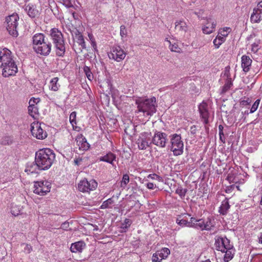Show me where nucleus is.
Here are the masks:
<instances>
[{
  "label": "nucleus",
  "mask_w": 262,
  "mask_h": 262,
  "mask_svg": "<svg viewBox=\"0 0 262 262\" xmlns=\"http://www.w3.org/2000/svg\"><path fill=\"white\" fill-rule=\"evenodd\" d=\"M35 162L41 170L49 169L55 160V154L50 148L40 149L35 153Z\"/></svg>",
  "instance_id": "nucleus-1"
},
{
  "label": "nucleus",
  "mask_w": 262,
  "mask_h": 262,
  "mask_svg": "<svg viewBox=\"0 0 262 262\" xmlns=\"http://www.w3.org/2000/svg\"><path fill=\"white\" fill-rule=\"evenodd\" d=\"M32 47L37 54L47 56L51 52L52 45L48 40L46 41L43 33H36L32 37Z\"/></svg>",
  "instance_id": "nucleus-2"
},
{
  "label": "nucleus",
  "mask_w": 262,
  "mask_h": 262,
  "mask_svg": "<svg viewBox=\"0 0 262 262\" xmlns=\"http://www.w3.org/2000/svg\"><path fill=\"white\" fill-rule=\"evenodd\" d=\"M156 99L153 97L149 99L139 98L136 100L138 112L143 113V116L150 117L156 111Z\"/></svg>",
  "instance_id": "nucleus-3"
},
{
  "label": "nucleus",
  "mask_w": 262,
  "mask_h": 262,
  "mask_svg": "<svg viewBox=\"0 0 262 262\" xmlns=\"http://www.w3.org/2000/svg\"><path fill=\"white\" fill-rule=\"evenodd\" d=\"M50 36L55 48L56 55L63 57L66 52V47L62 33L58 29L54 28L51 29Z\"/></svg>",
  "instance_id": "nucleus-4"
},
{
  "label": "nucleus",
  "mask_w": 262,
  "mask_h": 262,
  "mask_svg": "<svg viewBox=\"0 0 262 262\" xmlns=\"http://www.w3.org/2000/svg\"><path fill=\"white\" fill-rule=\"evenodd\" d=\"M18 20L19 17L16 13H13L6 18L7 30L9 33L14 37H16L18 35L17 31Z\"/></svg>",
  "instance_id": "nucleus-5"
},
{
  "label": "nucleus",
  "mask_w": 262,
  "mask_h": 262,
  "mask_svg": "<svg viewBox=\"0 0 262 262\" xmlns=\"http://www.w3.org/2000/svg\"><path fill=\"white\" fill-rule=\"evenodd\" d=\"M170 150L174 156H180L183 153L184 143L181 135L177 134L172 135L170 139Z\"/></svg>",
  "instance_id": "nucleus-6"
},
{
  "label": "nucleus",
  "mask_w": 262,
  "mask_h": 262,
  "mask_svg": "<svg viewBox=\"0 0 262 262\" xmlns=\"http://www.w3.org/2000/svg\"><path fill=\"white\" fill-rule=\"evenodd\" d=\"M51 184L48 181H40L34 182L33 192L40 195H45L50 191Z\"/></svg>",
  "instance_id": "nucleus-7"
},
{
  "label": "nucleus",
  "mask_w": 262,
  "mask_h": 262,
  "mask_svg": "<svg viewBox=\"0 0 262 262\" xmlns=\"http://www.w3.org/2000/svg\"><path fill=\"white\" fill-rule=\"evenodd\" d=\"M2 69V74L5 77L14 75L17 72V67L12 58L10 61L6 63V64L0 66Z\"/></svg>",
  "instance_id": "nucleus-8"
},
{
  "label": "nucleus",
  "mask_w": 262,
  "mask_h": 262,
  "mask_svg": "<svg viewBox=\"0 0 262 262\" xmlns=\"http://www.w3.org/2000/svg\"><path fill=\"white\" fill-rule=\"evenodd\" d=\"M97 182L91 179L88 181L87 179H84L80 181L78 184V188L80 191L85 192H89L95 190L97 187Z\"/></svg>",
  "instance_id": "nucleus-9"
},
{
  "label": "nucleus",
  "mask_w": 262,
  "mask_h": 262,
  "mask_svg": "<svg viewBox=\"0 0 262 262\" xmlns=\"http://www.w3.org/2000/svg\"><path fill=\"white\" fill-rule=\"evenodd\" d=\"M126 55V52L120 46L113 47L111 52L108 54L110 59H113L117 62L123 60Z\"/></svg>",
  "instance_id": "nucleus-10"
},
{
  "label": "nucleus",
  "mask_w": 262,
  "mask_h": 262,
  "mask_svg": "<svg viewBox=\"0 0 262 262\" xmlns=\"http://www.w3.org/2000/svg\"><path fill=\"white\" fill-rule=\"evenodd\" d=\"M32 135L39 140H43L47 137V133L44 131L41 126V124L38 122H34L31 125Z\"/></svg>",
  "instance_id": "nucleus-11"
},
{
  "label": "nucleus",
  "mask_w": 262,
  "mask_h": 262,
  "mask_svg": "<svg viewBox=\"0 0 262 262\" xmlns=\"http://www.w3.org/2000/svg\"><path fill=\"white\" fill-rule=\"evenodd\" d=\"M213 227V220L210 217H207L206 220L199 219L195 225H193V228L201 230H210Z\"/></svg>",
  "instance_id": "nucleus-12"
},
{
  "label": "nucleus",
  "mask_w": 262,
  "mask_h": 262,
  "mask_svg": "<svg viewBox=\"0 0 262 262\" xmlns=\"http://www.w3.org/2000/svg\"><path fill=\"white\" fill-rule=\"evenodd\" d=\"M150 134L143 133L140 135L138 140L137 144L139 149H145L149 146L150 142Z\"/></svg>",
  "instance_id": "nucleus-13"
},
{
  "label": "nucleus",
  "mask_w": 262,
  "mask_h": 262,
  "mask_svg": "<svg viewBox=\"0 0 262 262\" xmlns=\"http://www.w3.org/2000/svg\"><path fill=\"white\" fill-rule=\"evenodd\" d=\"M232 245L230 241L226 237H219L215 239V246L218 251L224 252L227 248L231 247Z\"/></svg>",
  "instance_id": "nucleus-14"
},
{
  "label": "nucleus",
  "mask_w": 262,
  "mask_h": 262,
  "mask_svg": "<svg viewBox=\"0 0 262 262\" xmlns=\"http://www.w3.org/2000/svg\"><path fill=\"white\" fill-rule=\"evenodd\" d=\"M198 107L200 117L202 121L204 124H207L209 123L208 118L209 116L207 103L203 101L200 104Z\"/></svg>",
  "instance_id": "nucleus-15"
},
{
  "label": "nucleus",
  "mask_w": 262,
  "mask_h": 262,
  "mask_svg": "<svg viewBox=\"0 0 262 262\" xmlns=\"http://www.w3.org/2000/svg\"><path fill=\"white\" fill-rule=\"evenodd\" d=\"M12 58L11 52L7 48H0V66L6 64Z\"/></svg>",
  "instance_id": "nucleus-16"
},
{
  "label": "nucleus",
  "mask_w": 262,
  "mask_h": 262,
  "mask_svg": "<svg viewBox=\"0 0 262 262\" xmlns=\"http://www.w3.org/2000/svg\"><path fill=\"white\" fill-rule=\"evenodd\" d=\"M216 25V21L214 19L211 18H207L206 23L202 29L203 33L207 34L212 33L215 30Z\"/></svg>",
  "instance_id": "nucleus-17"
},
{
  "label": "nucleus",
  "mask_w": 262,
  "mask_h": 262,
  "mask_svg": "<svg viewBox=\"0 0 262 262\" xmlns=\"http://www.w3.org/2000/svg\"><path fill=\"white\" fill-rule=\"evenodd\" d=\"M76 145L79 149L82 151H85L89 149L90 144L87 142L86 139L82 135H79L76 138Z\"/></svg>",
  "instance_id": "nucleus-18"
},
{
  "label": "nucleus",
  "mask_w": 262,
  "mask_h": 262,
  "mask_svg": "<svg viewBox=\"0 0 262 262\" xmlns=\"http://www.w3.org/2000/svg\"><path fill=\"white\" fill-rule=\"evenodd\" d=\"M252 60L249 56L244 55L241 57V67L245 73L249 72Z\"/></svg>",
  "instance_id": "nucleus-19"
},
{
  "label": "nucleus",
  "mask_w": 262,
  "mask_h": 262,
  "mask_svg": "<svg viewBox=\"0 0 262 262\" xmlns=\"http://www.w3.org/2000/svg\"><path fill=\"white\" fill-rule=\"evenodd\" d=\"M262 20V11L258 8H254L251 14L250 21L252 24L259 23Z\"/></svg>",
  "instance_id": "nucleus-20"
},
{
  "label": "nucleus",
  "mask_w": 262,
  "mask_h": 262,
  "mask_svg": "<svg viewBox=\"0 0 262 262\" xmlns=\"http://www.w3.org/2000/svg\"><path fill=\"white\" fill-rule=\"evenodd\" d=\"M85 243L82 241L72 243L71 245L70 250L73 253L81 252L85 248Z\"/></svg>",
  "instance_id": "nucleus-21"
},
{
  "label": "nucleus",
  "mask_w": 262,
  "mask_h": 262,
  "mask_svg": "<svg viewBox=\"0 0 262 262\" xmlns=\"http://www.w3.org/2000/svg\"><path fill=\"white\" fill-rule=\"evenodd\" d=\"M39 170H41L37 163L35 162H29L27 163L25 172L28 174L30 173H37Z\"/></svg>",
  "instance_id": "nucleus-22"
},
{
  "label": "nucleus",
  "mask_w": 262,
  "mask_h": 262,
  "mask_svg": "<svg viewBox=\"0 0 262 262\" xmlns=\"http://www.w3.org/2000/svg\"><path fill=\"white\" fill-rule=\"evenodd\" d=\"M165 45L168 46L169 49L172 52L180 53L181 51V49L180 48L178 41L174 39L170 40L165 39Z\"/></svg>",
  "instance_id": "nucleus-23"
},
{
  "label": "nucleus",
  "mask_w": 262,
  "mask_h": 262,
  "mask_svg": "<svg viewBox=\"0 0 262 262\" xmlns=\"http://www.w3.org/2000/svg\"><path fill=\"white\" fill-rule=\"evenodd\" d=\"M175 30L181 33H185L188 30L187 23L183 19H180L175 23Z\"/></svg>",
  "instance_id": "nucleus-24"
},
{
  "label": "nucleus",
  "mask_w": 262,
  "mask_h": 262,
  "mask_svg": "<svg viewBox=\"0 0 262 262\" xmlns=\"http://www.w3.org/2000/svg\"><path fill=\"white\" fill-rule=\"evenodd\" d=\"M116 155L111 152H109L106 155L100 157L99 160L108 163L114 166V161L116 160Z\"/></svg>",
  "instance_id": "nucleus-25"
},
{
  "label": "nucleus",
  "mask_w": 262,
  "mask_h": 262,
  "mask_svg": "<svg viewBox=\"0 0 262 262\" xmlns=\"http://www.w3.org/2000/svg\"><path fill=\"white\" fill-rule=\"evenodd\" d=\"M223 252L225 253L224 257V262H229L234 256L235 254V249L233 248V245H232L231 247L227 248Z\"/></svg>",
  "instance_id": "nucleus-26"
},
{
  "label": "nucleus",
  "mask_w": 262,
  "mask_h": 262,
  "mask_svg": "<svg viewBox=\"0 0 262 262\" xmlns=\"http://www.w3.org/2000/svg\"><path fill=\"white\" fill-rule=\"evenodd\" d=\"M164 139V135L162 133L158 132L155 134L153 139L152 142L154 144L160 147H163L164 144H163Z\"/></svg>",
  "instance_id": "nucleus-27"
},
{
  "label": "nucleus",
  "mask_w": 262,
  "mask_h": 262,
  "mask_svg": "<svg viewBox=\"0 0 262 262\" xmlns=\"http://www.w3.org/2000/svg\"><path fill=\"white\" fill-rule=\"evenodd\" d=\"M25 10L29 16L32 18H34L39 14L38 11L35 8L32 4H28L26 6Z\"/></svg>",
  "instance_id": "nucleus-28"
},
{
  "label": "nucleus",
  "mask_w": 262,
  "mask_h": 262,
  "mask_svg": "<svg viewBox=\"0 0 262 262\" xmlns=\"http://www.w3.org/2000/svg\"><path fill=\"white\" fill-rule=\"evenodd\" d=\"M230 207L229 204L228 199L225 198L222 202V204L219 208V212L222 215H226L227 214L228 211Z\"/></svg>",
  "instance_id": "nucleus-29"
},
{
  "label": "nucleus",
  "mask_w": 262,
  "mask_h": 262,
  "mask_svg": "<svg viewBox=\"0 0 262 262\" xmlns=\"http://www.w3.org/2000/svg\"><path fill=\"white\" fill-rule=\"evenodd\" d=\"M58 78L54 77L50 81L49 88L53 91H57L60 87V84L58 83Z\"/></svg>",
  "instance_id": "nucleus-30"
},
{
  "label": "nucleus",
  "mask_w": 262,
  "mask_h": 262,
  "mask_svg": "<svg viewBox=\"0 0 262 262\" xmlns=\"http://www.w3.org/2000/svg\"><path fill=\"white\" fill-rule=\"evenodd\" d=\"M226 41V39L223 37L221 35H217L216 38L213 40V44L216 49H218L220 46Z\"/></svg>",
  "instance_id": "nucleus-31"
},
{
  "label": "nucleus",
  "mask_w": 262,
  "mask_h": 262,
  "mask_svg": "<svg viewBox=\"0 0 262 262\" xmlns=\"http://www.w3.org/2000/svg\"><path fill=\"white\" fill-rule=\"evenodd\" d=\"M231 30L232 29L230 27H224L219 30L218 34L221 35L223 37L226 39Z\"/></svg>",
  "instance_id": "nucleus-32"
},
{
  "label": "nucleus",
  "mask_w": 262,
  "mask_h": 262,
  "mask_svg": "<svg viewBox=\"0 0 262 262\" xmlns=\"http://www.w3.org/2000/svg\"><path fill=\"white\" fill-rule=\"evenodd\" d=\"M28 108L29 115L33 118H35V115L38 114V108L36 105H29Z\"/></svg>",
  "instance_id": "nucleus-33"
},
{
  "label": "nucleus",
  "mask_w": 262,
  "mask_h": 262,
  "mask_svg": "<svg viewBox=\"0 0 262 262\" xmlns=\"http://www.w3.org/2000/svg\"><path fill=\"white\" fill-rule=\"evenodd\" d=\"M164 259V254L160 251H157L152 255V260L154 262H161Z\"/></svg>",
  "instance_id": "nucleus-34"
},
{
  "label": "nucleus",
  "mask_w": 262,
  "mask_h": 262,
  "mask_svg": "<svg viewBox=\"0 0 262 262\" xmlns=\"http://www.w3.org/2000/svg\"><path fill=\"white\" fill-rule=\"evenodd\" d=\"M77 42L79 46H80L83 49L86 48L85 42L83 37V35L79 32H78V34H76Z\"/></svg>",
  "instance_id": "nucleus-35"
},
{
  "label": "nucleus",
  "mask_w": 262,
  "mask_h": 262,
  "mask_svg": "<svg viewBox=\"0 0 262 262\" xmlns=\"http://www.w3.org/2000/svg\"><path fill=\"white\" fill-rule=\"evenodd\" d=\"M83 71L88 79L89 80L92 81L94 77L90 68L88 66H85L83 68Z\"/></svg>",
  "instance_id": "nucleus-36"
},
{
  "label": "nucleus",
  "mask_w": 262,
  "mask_h": 262,
  "mask_svg": "<svg viewBox=\"0 0 262 262\" xmlns=\"http://www.w3.org/2000/svg\"><path fill=\"white\" fill-rule=\"evenodd\" d=\"M131 221L129 219H126L124 222L122 224L121 228L122 232H126V230L130 227Z\"/></svg>",
  "instance_id": "nucleus-37"
},
{
  "label": "nucleus",
  "mask_w": 262,
  "mask_h": 262,
  "mask_svg": "<svg viewBox=\"0 0 262 262\" xmlns=\"http://www.w3.org/2000/svg\"><path fill=\"white\" fill-rule=\"evenodd\" d=\"M129 182V178L128 174H125L123 176L122 180L121 182V187L125 188L126 185Z\"/></svg>",
  "instance_id": "nucleus-38"
},
{
  "label": "nucleus",
  "mask_w": 262,
  "mask_h": 262,
  "mask_svg": "<svg viewBox=\"0 0 262 262\" xmlns=\"http://www.w3.org/2000/svg\"><path fill=\"white\" fill-rule=\"evenodd\" d=\"M187 190L183 189L181 187H179L176 190V193L179 195V196L182 199L185 196Z\"/></svg>",
  "instance_id": "nucleus-39"
},
{
  "label": "nucleus",
  "mask_w": 262,
  "mask_h": 262,
  "mask_svg": "<svg viewBox=\"0 0 262 262\" xmlns=\"http://www.w3.org/2000/svg\"><path fill=\"white\" fill-rule=\"evenodd\" d=\"M113 203V201L112 198H110L107 200L104 201L101 206V209H106L109 207L110 205H112Z\"/></svg>",
  "instance_id": "nucleus-40"
},
{
  "label": "nucleus",
  "mask_w": 262,
  "mask_h": 262,
  "mask_svg": "<svg viewBox=\"0 0 262 262\" xmlns=\"http://www.w3.org/2000/svg\"><path fill=\"white\" fill-rule=\"evenodd\" d=\"M177 223L182 227H189V224L188 222L184 219H177L176 221Z\"/></svg>",
  "instance_id": "nucleus-41"
},
{
  "label": "nucleus",
  "mask_w": 262,
  "mask_h": 262,
  "mask_svg": "<svg viewBox=\"0 0 262 262\" xmlns=\"http://www.w3.org/2000/svg\"><path fill=\"white\" fill-rule=\"evenodd\" d=\"M76 113L75 112H73L72 113H71L69 118L70 122L73 126L76 124Z\"/></svg>",
  "instance_id": "nucleus-42"
},
{
  "label": "nucleus",
  "mask_w": 262,
  "mask_h": 262,
  "mask_svg": "<svg viewBox=\"0 0 262 262\" xmlns=\"http://www.w3.org/2000/svg\"><path fill=\"white\" fill-rule=\"evenodd\" d=\"M260 101V99H257L254 102V103L253 104V105L250 109V113H253L257 110V109L259 106Z\"/></svg>",
  "instance_id": "nucleus-43"
},
{
  "label": "nucleus",
  "mask_w": 262,
  "mask_h": 262,
  "mask_svg": "<svg viewBox=\"0 0 262 262\" xmlns=\"http://www.w3.org/2000/svg\"><path fill=\"white\" fill-rule=\"evenodd\" d=\"M127 30L126 29V27L124 25H121L120 26V34L122 38L126 37L127 36Z\"/></svg>",
  "instance_id": "nucleus-44"
},
{
  "label": "nucleus",
  "mask_w": 262,
  "mask_h": 262,
  "mask_svg": "<svg viewBox=\"0 0 262 262\" xmlns=\"http://www.w3.org/2000/svg\"><path fill=\"white\" fill-rule=\"evenodd\" d=\"M232 84L231 81L228 80L223 86V89H222V92L225 93V92H227V91H228L230 89Z\"/></svg>",
  "instance_id": "nucleus-45"
},
{
  "label": "nucleus",
  "mask_w": 262,
  "mask_h": 262,
  "mask_svg": "<svg viewBox=\"0 0 262 262\" xmlns=\"http://www.w3.org/2000/svg\"><path fill=\"white\" fill-rule=\"evenodd\" d=\"M223 129H224V126L222 125H220L219 126V136H220V139L222 142H223V138L224 137Z\"/></svg>",
  "instance_id": "nucleus-46"
},
{
  "label": "nucleus",
  "mask_w": 262,
  "mask_h": 262,
  "mask_svg": "<svg viewBox=\"0 0 262 262\" xmlns=\"http://www.w3.org/2000/svg\"><path fill=\"white\" fill-rule=\"evenodd\" d=\"M22 245L25 246L24 251L25 252H26L27 253H30L31 252V251L32 250V247L31 246V245H28V244H23Z\"/></svg>",
  "instance_id": "nucleus-47"
},
{
  "label": "nucleus",
  "mask_w": 262,
  "mask_h": 262,
  "mask_svg": "<svg viewBox=\"0 0 262 262\" xmlns=\"http://www.w3.org/2000/svg\"><path fill=\"white\" fill-rule=\"evenodd\" d=\"M198 221H199V220L196 219L195 217H191L190 221L188 222L189 227L193 228V225H195V224L198 223Z\"/></svg>",
  "instance_id": "nucleus-48"
},
{
  "label": "nucleus",
  "mask_w": 262,
  "mask_h": 262,
  "mask_svg": "<svg viewBox=\"0 0 262 262\" xmlns=\"http://www.w3.org/2000/svg\"><path fill=\"white\" fill-rule=\"evenodd\" d=\"M235 187V185H231L227 186L225 189V192L226 193H231L234 189Z\"/></svg>",
  "instance_id": "nucleus-49"
},
{
  "label": "nucleus",
  "mask_w": 262,
  "mask_h": 262,
  "mask_svg": "<svg viewBox=\"0 0 262 262\" xmlns=\"http://www.w3.org/2000/svg\"><path fill=\"white\" fill-rule=\"evenodd\" d=\"M11 212L14 216H17L19 214L20 210L19 209L17 210L15 207H13L11 209Z\"/></svg>",
  "instance_id": "nucleus-50"
},
{
  "label": "nucleus",
  "mask_w": 262,
  "mask_h": 262,
  "mask_svg": "<svg viewBox=\"0 0 262 262\" xmlns=\"http://www.w3.org/2000/svg\"><path fill=\"white\" fill-rule=\"evenodd\" d=\"M39 102V98H32L29 101V105L31 104H37Z\"/></svg>",
  "instance_id": "nucleus-51"
},
{
  "label": "nucleus",
  "mask_w": 262,
  "mask_h": 262,
  "mask_svg": "<svg viewBox=\"0 0 262 262\" xmlns=\"http://www.w3.org/2000/svg\"><path fill=\"white\" fill-rule=\"evenodd\" d=\"M259 42H254L252 45V51L254 52H257L258 50V46Z\"/></svg>",
  "instance_id": "nucleus-52"
},
{
  "label": "nucleus",
  "mask_w": 262,
  "mask_h": 262,
  "mask_svg": "<svg viewBox=\"0 0 262 262\" xmlns=\"http://www.w3.org/2000/svg\"><path fill=\"white\" fill-rule=\"evenodd\" d=\"M146 186L149 189H153L155 187V184L152 183L148 182L146 184Z\"/></svg>",
  "instance_id": "nucleus-53"
},
{
  "label": "nucleus",
  "mask_w": 262,
  "mask_h": 262,
  "mask_svg": "<svg viewBox=\"0 0 262 262\" xmlns=\"http://www.w3.org/2000/svg\"><path fill=\"white\" fill-rule=\"evenodd\" d=\"M69 226V224L68 223L64 222L61 225V228L64 230H67Z\"/></svg>",
  "instance_id": "nucleus-54"
},
{
  "label": "nucleus",
  "mask_w": 262,
  "mask_h": 262,
  "mask_svg": "<svg viewBox=\"0 0 262 262\" xmlns=\"http://www.w3.org/2000/svg\"><path fill=\"white\" fill-rule=\"evenodd\" d=\"M255 8H258L260 11H262V0H260Z\"/></svg>",
  "instance_id": "nucleus-55"
},
{
  "label": "nucleus",
  "mask_w": 262,
  "mask_h": 262,
  "mask_svg": "<svg viewBox=\"0 0 262 262\" xmlns=\"http://www.w3.org/2000/svg\"><path fill=\"white\" fill-rule=\"evenodd\" d=\"M148 178H150L151 179H155L158 178V176L156 174H150L148 176Z\"/></svg>",
  "instance_id": "nucleus-56"
},
{
  "label": "nucleus",
  "mask_w": 262,
  "mask_h": 262,
  "mask_svg": "<svg viewBox=\"0 0 262 262\" xmlns=\"http://www.w3.org/2000/svg\"><path fill=\"white\" fill-rule=\"evenodd\" d=\"M81 161L82 159L81 158H78L74 160L75 164L77 165H78Z\"/></svg>",
  "instance_id": "nucleus-57"
},
{
  "label": "nucleus",
  "mask_w": 262,
  "mask_h": 262,
  "mask_svg": "<svg viewBox=\"0 0 262 262\" xmlns=\"http://www.w3.org/2000/svg\"><path fill=\"white\" fill-rule=\"evenodd\" d=\"M249 103L250 102H249V99H248L247 100H242L241 101V104L244 105L249 104Z\"/></svg>",
  "instance_id": "nucleus-58"
},
{
  "label": "nucleus",
  "mask_w": 262,
  "mask_h": 262,
  "mask_svg": "<svg viewBox=\"0 0 262 262\" xmlns=\"http://www.w3.org/2000/svg\"><path fill=\"white\" fill-rule=\"evenodd\" d=\"M91 42L92 46L94 48V49H96V43L95 40H92Z\"/></svg>",
  "instance_id": "nucleus-59"
},
{
  "label": "nucleus",
  "mask_w": 262,
  "mask_h": 262,
  "mask_svg": "<svg viewBox=\"0 0 262 262\" xmlns=\"http://www.w3.org/2000/svg\"><path fill=\"white\" fill-rule=\"evenodd\" d=\"M170 250L167 248H165V254H166L167 255L170 254Z\"/></svg>",
  "instance_id": "nucleus-60"
},
{
  "label": "nucleus",
  "mask_w": 262,
  "mask_h": 262,
  "mask_svg": "<svg viewBox=\"0 0 262 262\" xmlns=\"http://www.w3.org/2000/svg\"><path fill=\"white\" fill-rule=\"evenodd\" d=\"M88 36H89V37L91 41L95 40V39L93 37V35L92 34H89Z\"/></svg>",
  "instance_id": "nucleus-61"
},
{
  "label": "nucleus",
  "mask_w": 262,
  "mask_h": 262,
  "mask_svg": "<svg viewBox=\"0 0 262 262\" xmlns=\"http://www.w3.org/2000/svg\"><path fill=\"white\" fill-rule=\"evenodd\" d=\"M259 242L261 244H262V234L259 238Z\"/></svg>",
  "instance_id": "nucleus-62"
},
{
  "label": "nucleus",
  "mask_w": 262,
  "mask_h": 262,
  "mask_svg": "<svg viewBox=\"0 0 262 262\" xmlns=\"http://www.w3.org/2000/svg\"><path fill=\"white\" fill-rule=\"evenodd\" d=\"M235 187H236L238 190L241 191V190L240 189V187H239V186H235Z\"/></svg>",
  "instance_id": "nucleus-63"
},
{
  "label": "nucleus",
  "mask_w": 262,
  "mask_h": 262,
  "mask_svg": "<svg viewBox=\"0 0 262 262\" xmlns=\"http://www.w3.org/2000/svg\"><path fill=\"white\" fill-rule=\"evenodd\" d=\"M200 262H211V261L209 259H207L204 261H201Z\"/></svg>",
  "instance_id": "nucleus-64"
}]
</instances>
